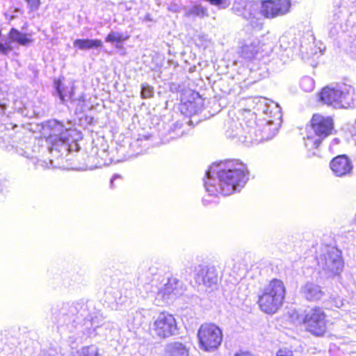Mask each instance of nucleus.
Here are the masks:
<instances>
[{
    "label": "nucleus",
    "mask_w": 356,
    "mask_h": 356,
    "mask_svg": "<svg viewBox=\"0 0 356 356\" xmlns=\"http://www.w3.org/2000/svg\"><path fill=\"white\" fill-rule=\"evenodd\" d=\"M17 42L19 44H22V36L21 33L15 29H12L8 33V40L3 44H9L12 47V44ZM13 47H11L12 49Z\"/></svg>",
    "instance_id": "nucleus-25"
},
{
    "label": "nucleus",
    "mask_w": 356,
    "mask_h": 356,
    "mask_svg": "<svg viewBox=\"0 0 356 356\" xmlns=\"http://www.w3.org/2000/svg\"><path fill=\"white\" fill-rule=\"evenodd\" d=\"M300 293L308 301L319 300L324 296V292L321 286L312 282H307L302 285L300 289Z\"/></svg>",
    "instance_id": "nucleus-15"
},
{
    "label": "nucleus",
    "mask_w": 356,
    "mask_h": 356,
    "mask_svg": "<svg viewBox=\"0 0 356 356\" xmlns=\"http://www.w3.org/2000/svg\"><path fill=\"white\" fill-rule=\"evenodd\" d=\"M252 134H254V135H256V131L255 130H252L251 129L250 131H249L248 132V136H242V135H239L238 133H236V135L233 136L234 137H238V140L245 144L246 145H255V144H257L259 143V141L261 140V139H257L256 138H254L252 136Z\"/></svg>",
    "instance_id": "nucleus-24"
},
{
    "label": "nucleus",
    "mask_w": 356,
    "mask_h": 356,
    "mask_svg": "<svg viewBox=\"0 0 356 356\" xmlns=\"http://www.w3.org/2000/svg\"><path fill=\"white\" fill-rule=\"evenodd\" d=\"M152 330L160 338L165 339L176 334L177 322L175 317L168 313H160L155 319Z\"/></svg>",
    "instance_id": "nucleus-9"
},
{
    "label": "nucleus",
    "mask_w": 356,
    "mask_h": 356,
    "mask_svg": "<svg viewBox=\"0 0 356 356\" xmlns=\"http://www.w3.org/2000/svg\"><path fill=\"white\" fill-rule=\"evenodd\" d=\"M320 273L326 277L339 275L343 269L341 252L334 247H326L318 258Z\"/></svg>",
    "instance_id": "nucleus-5"
},
{
    "label": "nucleus",
    "mask_w": 356,
    "mask_h": 356,
    "mask_svg": "<svg viewBox=\"0 0 356 356\" xmlns=\"http://www.w3.org/2000/svg\"><path fill=\"white\" fill-rule=\"evenodd\" d=\"M322 140L321 138L318 137L310 129L307 137L305 138V145L309 149L317 148L320 145Z\"/></svg>",
    "instance_id": "nucleus-23"
},
{
    "label": "nucleus",
    "mask_w": 356,
    "mask_h": 356,
    "mask_svg": "<svg viewBox=\"0 0 356 356\" xmlns=\"http://www.w3.org/2000/svg\"><path fill=\"white\" fill-rule=\"evenodd\" d=\"M339 143V139H338V138H334V139L332 140V144H334V145H337Z\"/></svg>",
    "instance_id": "nucleus-37"
},
{
    "label": "nucleus",
    "mask_w": 356,
    "mask_h": 356,
    "mask_svg": "<svg viewBox=\"0 0 356 356\" xmlns=\"http://www.w3.org/2000/svg\"><path fill=\"white\" fill-rule=\"evenodd\" d=\"M2 35L1 31L0 30V38ZM11 50V47L9 44H3L0 42V53L3 54H7L8 51Z\"/></svg>",
    "instance_id": "nucleus-33"
},
{
    "label": "nucleus",
    "mask_w": 356,
    "mask_h": 356,
    "mask_svg": "<svg viewBox=\"0 0 356 356\" xmlns=\"http://www.w3.org/2000/svg\"><path fill=\"white\" fill-rule=\"evenodd\" d=\"M179 282L176 278L169 279L156 293L155 301L157 305L168 303L170 300L181 294Z\"/></svg>",
    "instance_id": "nucleus-12"
},
{
    "label": "nucleus",
    "mask_w": 356,
    "mask_h": 356,
    "mask_svg": "<svg viewBox=\"0 0 356 356\" xmlns=\"http://www.w3.org/2000/svg\"><path fill=\"white\" fill-rule=\"evenodd\" d=\"M248 179L247 167L238 161L213 164L206 172L204 186L211 195H231L239 191Z\"/></svg>",
    "instance_id": "nucleus-1"
},
{
    "label": "nucleus",
    "mask_w": 356,
    "mask_h": 356,
    "mask_svg": "<svg viewBox=\"0 0 356 356\" xmlns=\"http://www.w3.org/2000/svg\"><path fill=\"white\" fill-rule=\"evenodd\" d=\"M259 50V42L257 40L246 42L241 47V56L247 60L255 58Z\"/></svg>",
    "instance_id": "nucleus-18"
},
{
    "label": "nucleus",
    "mask_w": 356,
    "mask_h": 356,
    "mask_svg": "<svg viewBox=\"0 0 356 356\" xmlns=\"http://www.w3.org/2000/svg\"><path fill=\"white\" fill-rule=\"evenodd\" d=\"M32 41L31 36L24 34V46L30 44Z\"/></svg>",
    "instance_id": "nucleus-34"
},
{
    "label": "nucleus",
    "mask_w": 356,
    "mask_h": 356,
    "mask_svg": "<svg viewBox=\"0 0 356 356\" xmlns=\"http://www.w3.org/2000/svg\"><path fill=\"white\" fill-rule=\"evenodd\" d=\"M141 97L143 99H147L153 97L154 95V88L151 86L147 83H143L141 85Z\"/></svg>",
    "instance_id": "nucleus-29"
},
{
    "label": "nucleus",
    "mask_w": 356,
    "mask_h": 356,
    "mask_svg": "<svg viewBox=\"0 0 356 356\" xmlns=\"http://www.w3.org/2000/svg\"><path fill=\"white\" fill-rule=\"evenodd\" d=\"M129 36H125L123 33L120 32L111 31L106 38L105 40L111 43H120L127 40Z\"/></svg>",
    "instance_id": "nucleus-26"
},
{
    "label": "nucleus",
    "mask_w": 356,
    "mask_h": 356,
    "mask_svg": "<svg viewBox=\"0 0 356 356\" xmlns=\"http://www.w3.org/2000/svg\"><path fill=\"white\" fill-rule=\"evenodd\" d=\"M343 305V302L341 300H339V301L336 302L335 306L337 307H341Z\"/></svg>",
    "instance_id": "nucleus-36"
},
{
    "label": "nucleus",
    "mask_w": 356,
    "mask_h": 356,
    "mask_svg": "<svg viewBox=\"0 0 356 356\" xmlns=\"http://www.w3.org/2000/svg\"><path fill=\"white\" fill-rule=\"evenodd\" d=\"M116 177H119V176H118V175H115V176H113V177L112 178V179L111 180V186H113V180H114Z\"/></svg>",
    "instance_id": "nucleus-38"
},
{
    "label": "nucleus",
    "mask_w": 356,
    "mask_h": 356,
    "mask_svg": "<svg viewBox=\"0 0 356 356\" xmlns=\"http://www.w3.org/2000/svg\"><path fill=\"white\" fill-rule=\"evenodd\" d=\"M73 45L81 50H89L102 47V42L100 40L76 39L74 41Z\"/></svg>",
    "instance_id": "nucleus-20"
},
{
    "label": "nucleus",
    "mask_w": 356,
    "mask_h": 356,
    "mask_svg": "<svg viewBox=\"0 0 356 356\" xmlns=\"http://www.w3.org/2000/svg\"><path fill=\"white\" fill-rule=\"evenodd\" d=\"M165 356H189L188 349L181 342H171L165 348Z\"/></svg>",
    "instance_id": "nucleus-17"
},
{
    "label": "nucleus",
    "mask_w": 356,
    "mask_h": 356,
    "mask_svg": "<svg viewBox=\"0 0 356 356\" xmlns=\"http://www.w3.org/2000/svg\"><path fill=\"white\" fill-rule=\"evenodd\" d=\"M56 92L59 96L60 101L64 104L67 102H70L69 99V92L68 90L72 88V90L74 91V87H65L63 83L60 81H55L54 83Z\"/></svg>",
    "instance_id": "nucleus-21"
},
{
    "label": "nucleus",
    "mask_w": 356,
    "mask_h": 356,
    "mask_svg": "<svg viewBox=\"0 0 356 356\" xmlns=\"http://www.w3.org/2000/svg\"><path fill=\"white\" fill-rule=\"evenodd\" d=\"M195 280L205 287V291L211 292L218 286V272L214 266H202L198 267Z\"/></svg>",
    "instance_id": "nucleus-10"
},
{
    "label": "nucleus",
    "mask_w": 356,
    "mask_h": 356,
    "mask_svg": "<svg viewBox=\"0 0 356 356\" xmlns=\"http://www.w3.org/2000/svg\"><path fill=\"white\" fill-rule=\"evenodd\" d=\"M276 356H293V353L289 349L283 348L277 352Z\"/></svg>",
    "instance_id": "nucleus-32"
},
{
    "label": "nucleus",
    "mask_w": 356,
    "mask_h": 356,
    "mask_svg": "<svg viewBox=\"0 0 356 356\" xmlns=\"http://www.w3.org/2000/svg\"><path fill=\"white\" fill-rule=\"evenodd\" d=\"M302 321L306 330L314 335L321 336L326 331L325 314L320 307L307 310Z\"/></svg>",
    "instance_id": "nucleus-8"
},
{
    "label": "nucleus",
    "mask_w": 356,
    "mask_h": 356,
    "mask_svg": "<svg viewBox=\"0 0 356 356\" xmlns=\"http://www.w3.org/2000/svg\"><path fill=\"white\" fill-rule=\"evenodd\" d=\"M72 130L56 120L46 122L42 127V136L49 145V152L54 158H59L70 151L69 142Z\"/></svg>",
    "instance_id": "nucleus-2"
},
{
    "label": "nucleus",
    "mask_w": 356,
    "mask_h": 356,
    "mask_svg": "<svg viewBox=\"0 0 356 356\" xmlns=\"http://www.w3.org/2000/svg\"><path fill=\"white\" fill-rule=\"evenodd\" d=\"M197 338L200 348L205 351L211 352L220 345L222 334L221 330L216 325L205 323L200 327Z\"/></svg>",
    "instance_id": "nucleus-6"
},
{
    "label": "nucleus",
    "mask_w": 356,
    "mask_h": 356,
    "mask_svg": "<svg viewBox=\"0 0 356 356\" xmlns=\"http://www.w3.org/2000/svg\"><path fill=\"white\" fill-rule=\"evenodd\" d=\"M68 92L70 105L75 108L76 112H83L86 107L85 95L81 92L76 96L72 88Z\"/></svg>",
    "instance_id": "nucleus-19"
},
{
    "label": "nucleus",
    "mask_w": 356,
    "mask_h": 356,
    "mask_svg": "<svg viewBox=\"0 0 356 356\" xmlns=\"http://www.w3.org/2000/svg\"><path fill=\"white\" fill-rule=\"evenodd\" d=\"M51 311L52 314L58 317V322L65 323V316L74 315L76 313L77 309L74 307V303L63 302L53 307Z\"/></svg>",
    "instance_id": "nucleus-16"
},
{
    "label": "nucleus",
    "mask_w": 356,
    "mask_h": 356,
    "mask_svg": "<svg viewBox=\"0 0 356 356\" xmlns=\"http://www.w3.org/2000/svg\"><path fill=\"white\" fill-rule=\"evenodd\" d=\"M285 296V287L283 282L273 279L266 285L259 296V305L261 309L267 314H273L282 305Z\"/></svg>",
    "instance_id": "nucleus-4"
},
{
    "label": "nucleus",
    "mask_w": 356,
    "mask_h": 356,
    "mask_svg": "<svg viewBox=\"0 0 356 356\" xmlns=\"http://www.w3.org/2000/svg\"><path fill=\"white\" fill-rule=\"evenodd\" d=\"M234 356H253V355L249 352H240V353H236L234 355Z\"/></svg>",
    "instance_id": "nucleus-35"
},
{
    "label": "nucleus",
    "mask_w": 356,
    "mask_h": 356,
    "mask_svg": "<svg viewBox=\"0 0 356 356\" xmlns=\"http://www.w3.org/2000/svg\"><path fill=\"white\" fill-rule=\"evenodd\" d=\"M330 168L337 177H344L351 174L353 165L346 155H339L334 158L330 163Z\"/></svg>",
    "instance_id": "nucleus-14"
},
{
    "label": "nucleus",
    "mask_w": 356,
    "mask_h": 356,
    "mask_svg": "<svg viewBox=\"0 0 356 356\" xmlns=\"http://www.w3.org/2000/svg\"><path fill=\"white\" fill-rule=\"evenodd\" d=\"M261 5L253 1H235L232 10L250 22L253 28H259L261 25Z\"/></svg>",
    "instance_id": "nucleus-7"
},
{
    "label": "nucleus",
    "mask_w": 356,
    "mask_h": 356,
    "mask_svg": "<svg viewBox=\"0 0 356 356\" xmlns=\"http://www.w3.org/2000/svg\"><path fill=\"white\" fill-rule=\"evenodd\" d=\"M74 356H104L99 353V348L95 346L91 345L84 346L77 350Z\"/></svg>",
    "instance_id": "nucleus-22"
},
{
    "label": "nucleus",
    "mask_w": 356,
    "mask_h": 356,
    "mask_svg": "<svg viewBox=\"0 0 356 356\" xmlns=\"http://www.w3.org/2000/svg\"><path fill=\"white\" fill-rule=\"evenodd\" d=\"M90 324L93 330L95 331L97 327L104 324V318L101 315H96L91 318Z\"/></svg>",
    "instance_id": "nucleus-30"
},
{
    "label": "nucleus",
    "mask_w": 356,
    "mask_h": 356,
    "mask_svg": "<svg viewBox=\"0 0 356 356\" xmlns=\"http://www.w3.org/2000/svg\"><path fill=\"white\" fill-rule=\"evenodd\" d=\"M354 92L353 86L345 83L325 86L318 94V101L335 108H348L354 106Z\"/></svg>",
    "instance_id": "nucleus-3"
},
{
    "label": "nucleus",
    "mask_w": 356,
    "mask_h": 356,
    "mask_svg": "<svg viewBox=\"0 0 356 356\" xmlns=\"http://www.w3.org/2000/svg\"><path fill=\"white\" fill-rule=\"evenodd\" d=\"M26 1L28 3V6L29 7L31 11L33 12L38 9L39 6L40 4V0H26Z\"/></svg>",
    "instance_id": "nucleus-31"
},
{
    "label": "nucleus",
    "mask_w": 356,
    "mask_h": 356,
    "mask_svg": "<svg viewBox=\"0 0 356 356\" xmlns=\"http://www.w3.org/2000/svg\"><path fill=\"white\" fill-rule=\"evenodd\" d=\"M207 15L208 13L207 8L202 7L200 5L194 6L186 13V15L188 17L194 15L203 17Z\"/></svg>",
    "instance_id": "nucleus-27"
},
{
    "label": "nucleus",
    "mask_w": 356,
    "mask_h": 356,
    "mask_svg": "<svg viewBox=\"0 0 356 356\" xmlns=\"http://www.w3.org/2000/svg\"><path fill=\"white\" fill-rule=\"evenodd\" d=\"M261 5L262 16L266 18H274L289 13L291 3L289 0H268Z\"/></svg>",
    "instance_id": "nucleus-11"
},
{
    "label": "nucleus",
    "mask_w": 356,
    "mask_h": 356,
    "mask_svg": "<svg viewBox=\"0 0 356 356\" xmlns=\"http://www.w3.org/2000/svg\"><path fill=\"white\" fill-rule=\"evenodd\" d=\"M333 120L321 115H314L311 120V131L318 137L323 139L330 135L333 131Z\"/></svg>",
    "instance_id": "nucleus-13"
},
{
    "label": "nucleus",
    "mask_w": 356,
    "mask_h": 356,
    "mask_svg": "<svg viewBox=\"0 0 356 356\" xmlns=\"http://www.w3.org/2000/svg\"><path fill=\"white\" fill-rule=\"evenodd\" d=\"M300 86L305 92H312L314 88V81L310 76H303L300 79Z\"/></svg>",
    "instance_id": "nucleus-28"
}]
</instances>
